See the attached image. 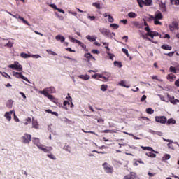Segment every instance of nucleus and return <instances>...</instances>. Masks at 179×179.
Here are the masks:
<instances>
[{"instance_id":"1","label":"nucleus","mask_w":179,"mask_h":179,"mask_svg":"<svg viewBox=\"0 0 179 179\" xmlns=\"http://www.w3.org/2000/svg\"><path fill=\"white\" fill-rule=\"evenodd\" d=\"M103 169L105 170L106 173H107V174H113V173H114V168H113V166H111V165H108V163L107 162H104L102 164Z\"/></svg>"},{"instance_id":"2","label":"nucleus","mask_w":179,"mask_h":179,"mask_svg":"<svg viewBox=\"0 0 179 179\" xmlns=\"http://www.w3.org/2000/svg\"><path fill=\"white\" fill-rule=\"evenodd\" d=\"M21 141L22 143L29 145L31 142V135L29 134H24L23 136L21 137Z\"/></svg>"},{"instance_id":"3","label":"nucleus","mask_w":179,"mask_h":179,"mask_svg":"<svg viewBox=\"0 0 179 179\" xmlns=\"http://www.w3.org/2000/svg\"><path fill=\"white\" fill-rule=\"evenodd\" d=\"M39 93L41 94H43L45 97H48V99H49V100H51V101H55V97L50 94V93H48L47 90H43L42 91H39Z\"/></svg>"},{"instance_id":"4","label":"nucleus","mask_w":179,"mask_h":179,"mask_svg":"<svg viewBox=\"0 0 179 179\" xmlns=\"http://www.w3.org/2000/svg\"><path fill=\"white\" fill-rule=\"evenodd\" d=\"M13 76H15V78H17V79H23V80H25L26 82H29V79H27V78L23 76L22 73L13 71Z\"/></svg>"},{"instance_id":"5","label":"nucleus","mask_w":179,"mask_h":179,"mask_svg":"<svg viewBox=\"0 0 179 179\" xmlns=\"http://www.w3.org/2000/svg\"><path fill=\"white\" fill-rule=\"evenodd\" d=\"M156 122H159V124H166L167 122V117L165 116H155Z\"/></svg>"},{"instance_id":"6","label":"nucleus","mask_w":179,"mask_h":179,"mask_svg":"<svg viewBox=\"0 0 179 179\" xmlns=\"http://www.w3.org/2000/svg\"><path fill=\"white\" fill-rule=\"evenodd\" d=\"M169 30L170 31H174L175 30H178V22L176 21L172 22L171 24H169Z\"/></svg>"},{"instance_id":"7","label":"nucleus","mask_w":179,"mask_h":179,"mask_svg":"<svg viewBox=\"0 0 179 179\" xmlns=\"http://www.w3.org/2000/svg\"><path fill=\"white\" fill-rule=\"evenodd\" d=\"M99 31L103 36H106V37H111V32L106 28H100Z\"/></svg>"},{"instance_id":"8","label":"nucleus","mask_w":179,"mask_h":179,"mask_svg":"<svg viewBox=\"0 0 179 179\" xmlns=\"http://www.w3.org/2000/svg\"><path fill=\"white\" fill-rule=\"evenodd\" d=\"M11 16H13V17H15V19H20V20H22V22L24 24H27V26H30L29 22H27L26 20H24V18H23V17L16 14L15 15H11Z\"/></svg>"},{"instance_id":"9","label":"nucleus","mask_w":179,"mask_h":179,"mask_svg":"<svg viewBox=\"0 0 179 179\" xmlns=\"http://www.w3.org/2000/svg\"><path fill=\"white\" fill-rule=\"evenodd\" d=\"M123 179H136V173L130 172L129 174L124 176Z\"/></svg>"},{"instance_id":"10","label":"nucleus","mask_w":179,"mask_h":179,"mask_svg":"<svg viewBox=\"0 0 179 179\" xmlns=\"http://www.w3.org/2000/svg\"><path fill=\"white\" fill-rule=\"evenodd\" d=\"M39 149H41V150H43V152H45V153H50V152H51V150H52V147H47L45 148L44 145H41Z\"/></svg>"},{"instance_id":"11","label":"nucleus","mask_w":179,"mask_h":179,"mask_svg":"<svg viewBox=\"0 0 179 179\" xmlns=\"http://www.w3.org/2000/svg\"><path fill=\"white\" fill-rule=\"evenodd\" d=\"M32 142H33L34 145H36V146H37L38 148V149L43 145V144L40 143V138H33Z\"/></svg>"},{"instance_id":"12","label":"nucleus","mask_w":179,"mask_h":179,"mask_svg":"<svg viewBox=\"0 0 179 179\" xmlns=\"http://www.w3.org/2000/svg\"><path fill=\"white\" fill-rule=\"evenodd\" d=\"M13 113H15L13 110L6 112L4 115L5 118H6L7 120L10 121L12 120V114H13Z\"/></svg>"},{"instance_id":"13","label":"nucleus","mask_w":179,"mask_h":179,"mask_svg":"<svg viewBox=\"0 0 179 179\" xmlns=\"http://www.w3.org/2000/svg\"><path fill=\"white\" fill-rule=\"evenodd\" d=\"M145 36H148L149 37H151L152 39H153L154 37H157V36H160V35L157 31H151V33H147Z\"/></svg>"},{"instance_id":"14","label":"nucleus","mask_w":179,"mask_h":179,"mask_svg":"<svg viewBox=\"0 0 179 179\" xmlns=\"http://www.w3.org/2000/svg\"><path fill=\"white\" fill-rule=\"evenodd\" d=\"M155 20H162L163 19V15H162V12L157 10L155 13Z\"/></svg>"},{"instance_id":"15","label":"nucleus","mask_w":179,"mask_h":179,"mask_svg":"<svg viewBox=\"0 0 179 179\" xmlns=\"http://www.w3.org/2000/svg\"><path fill=\"white\" fill-rule=\"evenodd\" d=\"M76 44H78V45H80L82 47V48L84 50V51H85L86 52H87L89 51L87 48H86V45H85V43L80 42V41H76Z\"/></svg>"},{"instance_id":"16","label":"nucleus","mask_w":179,"mask_h":179,"mask_svg":"<svg viewBox=\"0 0 179 179\" xmlns=\"http://www.w3.org/2000/svg\"><path fill=\"white\" fill-rule=\"evenodd\" d=\"M176 75L173 73L168 74L166 76V79L169 80V82H174V79H176Z\"/></svg>"},{"instance_id":"17","label":"nucleus","mask_w":179,"mask_h":179,"mask_svg":"<svg viewBox=\"0 0 179 179\" xmlns=\"http://www.w3.org/2000/svg\"><path fill=\"white\" fill-rule=\"evenodd\" d=\"M85 58L87 59V60L89 61L90 59H92V61H96V58H94V57H93V55L90 53H85L84 55Z\"/></svg>"},{"instance_id":"18","label":"nucleus","mask_w":179,"mask_h":179,"mask_svg":"<svg viewBox=\"0 0 179 179\" xmlns=\"http://www.w3.org/2000/svg\"><path fill=\"white\" fill-rule=\"evenodd\" d=\"M161 48H162V50H169V51H171V50H173V48L171 46H169L167 44H164L161 46Z\"/></svg>"},{"instance_id":"19","label":"nucleus","mask_w":179,"mask_h":179,"mask_svg":"<svg viewBox=\"0 0 179 179\" xmlns=\"http://www.w3.org/2000/svg\"><path fill=\"white\" fill-rule=\"evenodd\" d=\"M103 76V80L106 82L108 81V79L111 78V73L108 72H105Z\"/></svg>"},{"instance_id":"20","label":"nucleus","mask_w":179,"mask_h":179,"mask_svg":"<svg viewBox=\"0 0 179 179\" xmlns=\"http://www.w3.org/2000/svg\"><path fill=\"white\" fill-rule=\"evenodd\" d=\"M159 8H161L162 12H167V8H166V3L161 2L159 3Z\"/></svg>"},{"instance_id":"21","label":"nucleus","mask_w":179,"mask_h":179,"mask_svg":"<svg viewBox=\"0 0 179 179\" xmlns=\"http://www.w3.org/2000/svg\"><path fill=\"white\" fill-rule=\"evenodd\" d=\"M55 38H56V40H57V41H60L61 43H64L65 41V37H64L61 35L56 36Z\"/></svg>"},{"instance_id":"22","label":"nucleus","mask_w":179,"mask_h":179,"mask_svg":"<svg viewBox=\"0 0 179 179\" xmlns=\"http://www.w3.org/2000/svg\"><path fill=\"white\" fill-rule=\"evenodd\" d=\"M143 150H148L149 152H153V153H158L157 152L155 151L152 147H141Z\"/></svg>"},{"instance_id":"23","label":"nucleus","mask_w":179,"mask_h":179,"mask_svg":"<svg viewBox=\"0 0 179 179\" xmlns=\"http://www.w3.org/2000/svg\"><path fill=\"white\" fill-rule=\"evenodd\" d=\"M92 78H93L94 79H98V80H99L100 78H101V79H104V76H103V75H101V74L96 73V74H94V76H92Z\"/></svg>"},{"instance_id":"24","label":"nucleus","mask_w":179,"mask_h":179,"mask_svg":"<svg viewBox=\"0 0 179 179\" xmlns=\"http://www.w3.org/2000/svg\"><path fill=\"white\" fill-rule=\"evenodd\" d=\"M119 85L123 87H127V89L129 88V85H127V82L125 80H121L119 83Z\"/></svg>"},{"instance_id":"25","label":"nucleus","mask_w":179,"mask_h":179,"mask_svg":"<svg viewBox=\"0 0 179 179\" xmlns=\"http://www.w3.org/2000/svg\"><path fill=\"white\" fill-rule=\"evenodd\" d=\"M32 128H35L36 129H38V123L37 120L34 119L32 120Z\"/></svg>"},{"instance_id":"26","label":"nucleus","mask_w":179,"mask_h":179,"mask_svg":"<svg viewBox=\"0 0 179 179\" xmlns=\"http://www.w3.org/2000/svg\"><path fill=\"white\" fill-rule=\"evenodd\" d=\"M152 3H153L152 0H144V5L145 6H152Z\"/></svg>"},{"instance_id":"27","label":"nucleus","mask_w":179,"mask_h":179,"mask_svg":"<svg viewBox=\"0 0 179 179\" xmlns=\"http://www.w3.org/2000/svg\"><path fill=\"white\" fill-rule=\"evenodd\" d=\"M167 98L169 99L170 103H171L172 104H176V99H174V96H171L168 94Z\"/></svg>"},{"instance_id":"28","label":"nucleus","mask_w":179,"mask_h":179,"mask_svg":"<svg viewBox=\"0 0 179 179\" xmlns=\"http://www.w3.org/2000/svg\"><path fill=\"white\" fill-rule=\"evenodd\" d=\"M146 156H148V157H151V159H155V157H156V154L153 153V152H146L145 153Z\"/></svg>"},{"instance_id":"29","label":"nucleus","mask_w":179,"mask_h":179,"mask_svg":"<svg viewBox=\"0 0 179 179\" xmlns=\"http://www.w3.org/2000/svg\"><path fill=\"white\" fill-rule=\"evenodd\" d=\"M86 38H87V40H89V41L93 42V41H96L97 37L94 38V37H93V36H92L90 35H87L86 36Z\"/></svg>"},{"instance_id":"30","label":"nucleus","mask_w":179,"mask_h":179,"mask_svg":"<svg viewBox=\"0 0 179 179\" xmlns=\"http://www.w3.org/2000/svg\"><path fill=\"white\" fill-rule=\"evenodd\" d=\"M45 90H46L48 93H55V88L54 87H48Z\"/></svg>"},{"instance_id":"31","label":"nucleus","mask_w":179,"mask_h":179,"mask_svg":"<svg viewBox=\"0 0 179 179\" xmlns=\"http://www.w3.org/2000/svg\"><path fill=\"white\" fill-rule=\"evenodd\" d=\"M20 57L22 58H31V55H29L27 53L22 52L20 54Z\"/></svg>"},{"instance_id":"32","label":"nucleus","mask_w":179,"mask_h":179,"mask_svg":"<svg viewBox=\"0 0 179 179\" xmlns=\"http://www.w3.org/2000/svg\"><path fill=\"white\" fill-rule=\"evenodd\" d=\"M128 16L131 19H135V17H137L138 15H136V13H135L134 12H130V13H128Z\"/></svg>"},{"instance_id":"33","label":"nucleus","mask_w":179,"mask_h":179,"mask_svg":"<svg viewBox=\"0 0 179 179\" xmlns=\"http://www.w3.org/2000/svg\"><path fill=\"white\" fill-rule=\"evenodd\" d=\"M68 97H66V99H67V100H69V101L71 103L70 107L71 108H73V107H74L73 103H72V97H71V96H69V94H68Z\"/></svg>"},{"instance_id":"34","label":"nucleus","mask_w":179,"mask_h":179,"mask_svg":"<svg viewBox=\"0 0 179 179\" xmlns=\"http://www.w3.org/2000/svg\"><path fill=\"white\" fill-rule=\"evenodd\" d=\"M92 6H94V8H96V9H101V6H100V3L99 2L93 3Z\"/></svg>"},{"instance_id":"35","label":"nucleus","mask_w":179,"mask_h":179,"mask_svg":"<svg viewBox=\"0 0 179 179\" xmlns=\"http://www.w3.org/2000/svg\"><path fill=\"white\" fill-rule=\"evenodd\" d=\"M166 124L167 125H170V124H176V120H174L173 118L169 119L166 120Z\"/></svg>"},{"instance_id":"36","label":"nucleus","mask_w":179,"mask_h":179,"mask_svg":"<svg viewBox=\"0 0 179 179\" xmlns=\"http://www.w3.org/2000/svg\"><path fill=\"white\" fill-rule=\"evenodd\" d=\"M114 65H115V66H118L119 68H122V64L121 63V62L115 61Z\"/></svg>"},{"instance_id":"37","label":"nucleus","mask_w":179,"mask_h":179,"mask_svg":"<svg viewBox=\"0 0 179 179\" xmlns=\"http://www.w3.org/2000/svg\"><path fill=\"white\" fill-rule=\"evenodd\" d=\"M171 156H170V154H165L164 156L162 157L163 161L169 160Z\"/></svg>"},{"instance_id":"38","label":"nucleus","mask_w":179,"mask_h":179,"mask_svg":"<svg viewBox=\"0 0 179 179\" xmlns=\"http://www.w3.org/2000/svg\"><path fill=\"white\" fill-rule=\"evenodd\" d=\"M137 2L140 6V8H143V5H145V1L143 0H137Z\"/></svg>"},{"instance_id":"39","label":"nucleus","mask_w":179,"mask_h":179,"mask_svg":"<svg viewBox=\"0 0 179 179\" xmlns=\"http://www.w3.org/2000/svg\"><path fill=\"white\" fill-rule=\"evenodd\" d=\"M23 66H22V65L19 64H15V71H18L19 72H20V71H22Z\"/></svg>"},{"instance_id":"40","label":"nucleus","mask_w":179,"mask_h":179,"mask_svg":"<svg viewBox=\"0 0 179 179\" xmlns=\"http://www.w3.org/2000/svg\"><path fill=\"white\" fill-rule=\"evenodd\" d=\"M153 113H155V110L152 109V108H148L146 109L147 114H153Z\"/></svg>"},{"instance_id":"41","label":"nucleus","mask_w":179,"mask_h":179,"mask_svg":"<svg viewBox=\"0 0 179 179\" xmlns=\"http://www.w3.org/2000/svg\"><path fill=\"white\" fill-rule=\"evenodd\" d=\"M154 24H155V26H162V24H163L162 23V22L159 21V20H155Z\"/></svg>"},{"instance_id":"42","label":"nucleus","mask_w":179,"mask_h":179,"mask_svg":"<svg viewBox=\"0 0 179 179\" xmlns=\"http://www.w3.org/2000/svg\"><path fill=\"white\" fill-rule=\"evenodd\" d=\"M110 27H113V29L115 30H117V29H118V27H120V25L117 24H110Z\"/></svg>"},{"instance_id":"43","label":"nucleus","mask_w":179,"mask_h":179,"mask_svg":"<svg viewBox=\"0 0 179 179\" xmlns=\"http://www.w3.org/2000/svg\"><path fill=\"white\" fill-rule=\"evenodd\" d=\"M47 156H48V157H49V159H52V160H56L57 159L55 156L52 154H48Z\"/></svg>"},{"instance_id":"44","label":"nucleus","mask_w":179,"mask_h":179,"mask_svg":"<svg viewBox=\"0 0 179 179\" xmlns=\"http://www.w3.org/2000/svg\"><path fill=\"white\" fill-rule=\"evenodd\" d=\"M143 38H146L147 40H148V41H150L151 43H153L154 44H157V41H153L150 38H146V37H145V36H143Z\"/></svg>"},{"instance_id":"45","label":"nucleus","mask_w":179,"mask_h":179,"mask_svg":"<svg viewBox=\"0 0 179 179\" xmlns=\"http://www.w3.org/2000/svg\"><path fill=\"white\" fill-rule=\"evenodd\" d=\"M107 87H108V86L106 85H102L101 86V90L102 92H106V90H107Z\"/></svg>"},{"instance_id":"46","label":"nucleus","mask_w":179,"mask_h":179,"mask_svg":"<svg viewBox=\"0 0 179 179\" xmlns=\"http://www.w3.org/2000/svg\"><path fill=\"white\" fill-rule=\"evenodd\" d=\"M108 21L110 23L114 22V17H113V16H111L110 15H108Z\"/></svg>"},{"instance_id":"47","label":"nucleus","mask_w":179,"mask_h":179,"mask_svg":"<svg viewBox=\"0 0 179 179\" xmlns=\"http://www.w3.org/2000/svg\"><path fill=\"white\" fill-rule=\"evenodd\" d=\"M169 71H170V72H173V73H177V71L176 70V67H174V66H171L169 68Z\"/></svg>"},{"instance_id":"48","label":"nucleus","mask_w":179,"mask_h":179,"mask_svg":"<svg viewBox=\"0 0 179 179\" xmlns=\"http://www.w3.org/2000/svg\"><path fill=\"white\" fill-rule=\"evenodd\" d=\"M30 122H31V118L30 117H27L26 120H25V125H29V124H30Z\"/></svg>"},{"instance_id":"49","label":"nucleus","mask_w":179,"mask_h":179,"mask_svg":"<svg viewBox=\"0 0 179 179\" xmlns=\"http://www.w3.org/2000/svg\"><path fill=\"white\" fill-rule=\"evenodd\" d=\"M122 52L126 55L127 57H129V53H128V50L125 48L122 49Z\"/></svg>"},{"instance_id":"50","label":"nucleus","mask_w":179,"mask_h":179,"mask_svg":"<svg viewBox=\"0 0 179 179\" xmlns=\"http://www.w3.org/2000/svg\"><path fill=\"white\" fill-rule=\"evenodd\" d=\"M12 101H8L6 103V107H8V108H12Z\"/></svg>"},{"instance_id":"51","label":"nucleus","mask_w":179,"mask_h":179,"mask_svg":"<svg viewBox=\"0 0 179 179\" xmlns=\"http://www.w3.org/2000/svg\"><path fill=\"white\" fill-rule=\"evenodd\" d=\"M108 55H109V58L110 59H111L112 61H114V55L110 53V52H107Z\"/></svg>"},{"instance_id":"52","label":"nucleus","mask_w":179,"mask_h":179,"mask_svg":"<svg viewBox=\"0 0 179 179\" xmlns=\"http://www.w3.org/2000/svg\"><path fill=\"white\" fill-rule=\"evenodd\" d=\"M134 26H135V27H137L138 29H141V24H139L138 22H134Z\"/></svg>"},{"instance_id":"53","label":"nucleus","mask_w":179,"mask_h":179,"mask_svg":"<svg viewBox=\"0 0 179 179\" xmlns=\"http://www.w3.org/2000/svg\"><path fill=\"white\" fill-rule=\"evenodd\" d=\"M46 51L48 54H50L51 55H57V53H55L54 51H52L51 50H47Z\"/></svg>"},{"instance_id":"54","label":"nucleus","mask_w":179,"mask_h":179,"mask_svg":"<svg viewBox=\"0 0 179 179\" xmlns=\"http://www.w3.org/2000/svg\"><path fill=\"white\" fill-rule=\"evenodd\" d=\"M6 47H9L10 48H11V47H13V44L12 43V42L9 41L6 45Z\"/></svg>"},{"instance_id":"55","label":"nucleus","mask_w":179,"mask_h":179,"mask_svg":"<svg viewBox=\"0 0 179 179\" xmlns=\"http://www.w3.org/2000/svg\"><path fill=\"white\" fill-rule=\"evenodd\" d=\"M144 30L147 31V33H151L152 31H150V28H149V26H147L145 27Z\"/></svg>"},{"instance_id":"56","label":"nucleus","mask_w":179,"mask_h":179,"mask_svg":"<svg viewBox=\"0 0 179 179\" xmlns=\"http://www.w3.org/2000/svg\"><path fill=\"white\" fill-rule=\"evenodd\" d=\"M71 104L69 100L68 101H64L63 103V106H69Z\"/></svg>"},{"instance_id":"57","label":"nucleus","mask_w":179,"mask_h":179,"mask_svg":"<svg viewBox=\"0 0 179 179\" xmlns=\"http://www.w3.org/2000/svg\"><path fill=\"white\" fill-rule=\"evenodd\" d=\"M31 57L32 58H36V59H37V58H41V56H40L39 55H31Z\"/></svg>"},{"instance_id":"58","label":"nucleus","mask_w":179,"mask_h":179,"mask_svg":"<svg viewBox=\"0 0 179 179\" xmlns=\"http://www.w3.org/2000/svg\"><path fill=\"white\" fill-rule=\"evenodd\" d=\"M8 68H10L11 69H16V64H10Z\"/></svg>"},{"instance_id":"59","label":"nucleus","mask_w":179,"mask_h":179,"mask_svg":"<svg viewBox=\"0 0 179 179\" xmlns=\"http://www.w3.org/2000/svg\"><path fill=\"white\" fill-rule=\"evenodd\" d=\"M13 113H14V120L15 122H19V118L17 117V116H16V114L15 113V112Z\"/></svg>"},{"instance_id":"60","label":"nucleus","mask_w":179,"mask_h":179,"mask_svg":"<svg viewBox=\"0 0 179 179\" xmlns=\"http://www.w3.org/2000/svg\"><path fill=\"white\" fill-rule=\"evenodd\" d=\"M165 55H167L168 57H173V55H174V52H171L169 53H165Z\"/></svg>"},{"instance_id":"61","label":"nucleus","mask_w":179,"mask_h":179,"mask_svg":"<svg viewBox=\"0 0 179 179\" xmlns=\"http://www.w3.org/2000/svg\"><path fill=\"white\" fill-rule=\"evenodd\" d=\"M50 8L55 9V10H57V9H58V8L57 7V5H55V4H50Z\"/></svg>"},{"instance_id":"62","label":"nucleus","mask_w":179,"mask_h":179,"mask_svg":"<svg viewBox=\"0 0 179 179\" xmlns=\"http://www.w3.org/2000/svg\"><path fill=\"white\" fill-rule=\"evenodd\" d=\"M87 19H90V20L93 21L96 20V17L95 16H88Z\"/></svg>"},{"instance_id":"63","label":"nucleus","mask_w":179,"mask_h":179,"mask_svg":"<svg viewBox=\"0 0 179 179\" xmlns=\"http://www.w3.org/2000/svg\"><path fill=\"white\" fill-rule=\"evenodd\" d=\"M92 54H100V51L97 50H92Z\"/></svg>"},{"instance_id":"64","label":"nucleus","mask_w":179,"mask_h":179,"mask_svg":"<svg viewBox=\"0 0 179 179\" xmlns=\"http://www.w3.org/2000/svg\"><path fill=\"white\" fill-rule=\"evenodd\" d=\"M175 85H176L177 87H179V79H178L176 81H175Z\"/></svg>"}]
</instances>
